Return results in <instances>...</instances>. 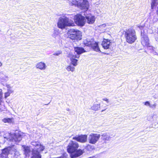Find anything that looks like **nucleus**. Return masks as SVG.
Segmentation results:
<instances>
[{
  "label": "nucleus",
  "mask_w": 158,
  "mask_h": 158,
  "mask_svg": "<svg viewBox=\"0 0 158 158\" xmlns=\"http://www.w3.org/2000/svg\"><path fill=\"white\" fill-rule=\"evenodd\" d=\"M83 44L85 46L91 48L94 51L96 52H101L99 47L98 42L95 41L94 40H90L87 39L84 41Z\"/></svg>",
  "instance_id": "nucleus-5"
},
{
  "label": "nucleus",
  "mask_w": 158,
  "mask_h": 158,
  "mask_svg": "<svg viewBox=\"0 0 158 158\" xmlns=\"http://www.w3.org/2000/svg\"><path fill=\"white\" fill-rule=\"evenodd\" d=\"M88 158H95V157L94 156H93L92 157H90Z\"/></svg>",
  "instance_id": "nucleus-29"
},
{
  "label": "nucleus",
  "mask_w": 158,
  "mask_h": 158,
  "mask_svg": "<svg viewBox=\"0 0 158 158\" xmlns=\"http://www.w3.org/2000/svg\"><path fill=\"white\" fill-rule=\"evenodd\" d=\"M67 34L69 37L73 40H80L81 39V33L78 30L73 28L70 29Z\"/></svg>",
  "instance_id": "nucleus-4"
},
{
  "label": "nucleus",
  "mask_w": 158,
  "mask_h": 158,
  "mask_svg": "<svg viewBox=\"0 0 158 158\" xmlns=\"http://www.w3.org/2000/svg\"><path fill=\"white\" fill-rule=\"evenodd\" d=\"M61 53V51H59L56 53H54L53 54V55L54 56H58Z\"/></svg>",
  "instance_id": "nucleus-25"
},
{
  "label": "nucleus",
  "mask_w": 158,
  "mask_h": 158,
  "mask_svg": "<svg viewBox=\"0 0 158 158\" xmlns=\"http://www.w3.org/2000/svg\"><path fill=\"white\" fill-rule=\"evenodd\" d=\"M87 135H78L73 138V139L81 143L86 142L87 141Z\"/></svg>",
  "instance_id": "nucleus-9"
},
{
  "label": "nucleus",
  "mask_w": 158,
  "mask_h": 158,
  "mask_svg": "<svg viewBox=\"0 0 158 158\" xmlns=\"http://www.w3.org/2000/svg\"><path fill=\"white\" fill-rule=\"evenodd\" d=\"M100 135L99 134L92 133L89 136V141L90 143L95 144L99 139Z\"/></svg>",
  "instance_id": "nucleus-8"
},
{
  "label": "nucleus",
  "mask_w": 158,
  "mask_h": 158,
  "mask_svg": "<svg viewBox=\"0 0 158 158\" xmlns=\"http://www.w3.org/2000/svg\"><path fill=\"white\" fill-rule=\"evenodd\" d=\"M14 119L13 118H4L2 119V121L4 123H11L13 122Z\"/></svg>",
  "instance_id": "nucleus-21"
},
{
  "label": "nucleus",
  "mask_w": 158,
  "mask_h": 158,
  "mask_svg": "<svg viewBox=\"0 0 158 158\" xmlns=\"http://www.w3.org/2000/svg\"><path fill=\"white\" fill-rule=\"evenodd\" d=\"M151 8L152 9H153L154 7L158 5L157 0H151Z\"/></svg>",
  "instance_id": "nucleus-22"
},
{
  "label": "nucleus",
  "mask_w": 158,
  "mask_h": 158,
  "mask_svg": "<svg viewBox=\"0 0 158 158\" xmlns=\"http://www.w3.org/2000/svg\"><path fill=\"white\" fill-rule=\"evenodd\" d=\"M35 146H38L39 148L34 149L32 152V156L31 158H41V156L39 152L42 151L44 149V147L40 144H36Z\"/></svg>",
  "instance_id": "nucleus-6"
},
{
  "label": "nucleus",
  "mask_w": 158,
  "mask_h": 158,
  "mask_svg": "<svg viewBox=\"0 0 158 158\" xmlns=\"http://www.w3.org/2000/svg\"><path fill=\"white\" fill-rule=\"evenodd\" d=\"M86 18L87 20V23L89 24H93L95 21V18L94 16H86Z\"/></svg>",
  "instance_id": "nucleus-20"
},
{
  "label": "nucleus",
  "mask_w": 158,
  "mask_h": 158,
  "mask_svg": "<svg viewBox=\"0 0 158 158\" xmlns=\"http://www.w3.org/2000/svg\"><path fill=\"white\" fill-rule=\"evenodd\" d=\"M22 139V135L19 133H14L11 136L10 141L18 142Z\"/></svg>",
  "instance_id": "nucleus-11"
},
{
  "label": "nucleus",
  "mask_w": 158,
  "mask_h": 158,
  "mask_svg": "<svg viewBox=\"0 0 158 158\" xmlns=\"http://www.w3.org/2000/svg\"><path fill=\"white\" fill-rule=\"evenodd\" d=\"M79 147V144L77 142L70 141L67 146V151L68 153L71 154V158L78 157L83 154V152L82 150L78 149Z\"/></svg>",
  "instance_id": "nucleus-1"
},
{
  "label": "nucleus",
  "mask_w": 158,
  "mask_h": 158,
  "mask_svg": "<svg viewBox=\"0 0 158 158\" xmlns=\"http://www.w3.org/2000/svg\"><path fill=\"white\" fill-rule=\"evenodd\" d=\"M111 42L109 40L104 39L102 43V45L104 49H107L110 48Z\"/></svg>",
  "instance_id": "nucleus-15"
},
{
  "label": "nucleus",
  "mask_w": 158,
  "mask_h": 158,
  "mask_svg": "<svg viewBox=\"0 0 158 158\" xmlns=\"http://www.w3.org/2000/svg\"><path fill=\"white\" fill-rule=\"evenodd\" d=\"M79 6L81 10H84L85 11H87L89 6L88 2L86 0H81L78 5Z\"/></svg>",
  "instance_id": "nucleus-10"
},
{
  "label": "nucleus",
  "mask_w": 158,
  "mask_h": 158,
  "mask_svg": "<svg viewBox=\"0 0 158 158\" xmlns=\"http://www.w3.org/2000/svg\"><path fill=\"white\" fill-rule=\"evenodd\" d=\"M14 146V145H12L11 146H9L3 149L2 150V152L1 154V157H7L9 154L10 149L9 148H11Z\"/></svg>",
  "instance_id": "nucleus-12"
},
{
  "label": "nucleus",
  "mask_w": 158,
  "mask_h": 158,
  "mask_svg": "<svg viewBox=\"0 0 158 158\" xmlns=\"http://www.w3.org/2000/svg\"><path fill=\"white\" fill-rule=\"evenodd\" d=\"M85 17L81 15H77L75 16V22L79 26L82 27L85 23Z\"/></svg>",
  "instance_id": "nucleus-7"
},
{
  "label": "nucleus",
  "mask_w": 158,
  "mask_h": 158,
  "mask_svg": "<svg viewBox=\"0 0 158 158\" xmlns=\"http://www.w3.org/2000/svg\"><path fill=\"white\" fill-rule=\"evenodd\" d=\"M144 105H149V106L150 104V103H149V102L146 101V102H145Z\"/></svg>",
  "instance_id": "nucleus-26"
},
{
  "label": "nucleus",
  "mask_w": 158,
  "mask_h": 158,
  "mask_svg": "<svg viewBox=\"0 0 158 158\" xmlns=\"http://www.w3.org/2000/svg\"><path fill=\"white\" fill-rule=\"evenodd\" d=\"M102 100L103 101H106L107 102H109V100H108V99H107V98H103V99H102Z\"/></svg>",
  "instance_id": "nucleus-27"
},
{
  "label": "nucleus",
  "mask_w": 158,
  "mask_h": 158,
  "mask_svg": "<svg viewBox=\"0 0 158 158\" xmlns=\"http://www.w3.org/2000/svg\"><path fill=\"white\" fill-rule=\"evenodd\" d=\"M156 55H157L158 56V53H157V52H156Z\"/></svg>",
  "instance_id": "nucleus-31"
},
{
  "label": "nucleus",
  "mask_w": 158,
  "mask_h": 158,
  "mask_svg": "<svg viewBox=\"0 0 158 158\" xmlns=\"http://www.w3.org/2000/svg\"><path fill=\"white\" fill-rule=\"evenodd\" d=\"M156 106V105L155 104H154L152 106H154V107H155Z\"/></svg>",
  "instance_id": "nucleus-28"
},
{
  "label": "nucleus",
  "mask_w": 158,
  "mask_h": 158,
  "mask_svg": "<svg viewBox=\"0 0 158 158\" xmlns=\"http://www.w3.org/2000/svg\"><path fill=\"white\" fill-rule=\"evenodd\" d=\"M22 147L23 149V154L25 156V157H29L31 154V151L30 147L25 145H22Z\"/></svg>",
  "instance_id": "nucleus-13"
},
{
  "label": "nucleus",
  "mask_w": 158,
  "mask_h": 158,
  "mask_svg": "<svg viewBox=\"0 0 158 158\" xmlns=\"http://www.w3.org/2000/svg\"><path fill=\"white\" fill-rule=\"evenodd\" d=\"M100 108V104H95L93 105L91 107V109L94 111L98 110Z\"/></svg>",
  "instance_id": "nucleus-23"
},
{
  "label": "nucleus",
  "mask_w": 158,
  "mask_h": 158,
  "mask_svg": "<svg viewBox=\"0 0 158 158\" xmlns=\"http://www.w3.org/2000/svg\"><path fill=\"white\" fill-rule=\"evenodd\" d=\"M126 41L129 44L134 43L137 40L136 31L134 29L130 28L124 31Z\"/></svg>",
  "instance_id": "nucleus-2"
},
{
  "label": "nucleus",
  "mask_w": 158,
  "mask_h": 158,
  "mask_svg": "<svg viewBox=\"0 0 158 158\" xmlns=\"http://www.w3.org/2000/svg\"><path fill=\"white\" fill-rule=\"evenodd\" d=\"M80 57L79 55H72V57L70 58V60L71 63L74 66H76L77 64V61L78 60L75 59V58H79Z\"/></svg>",
  "instance_id": "nucleus-17"
},
{
  "label": "nucleus",
  "mask_w": 158,
  "mask_h": 158,
  "mask_svg": "<svg viewBox=\"0 0 158 158\" xmlns=\"http://www.w3.org/2000/svg\"><path fill=\"white\" fill-rule=\"evenodd\" d=\"M2 63L1 62H0V67L2 66Z\"/></svg>",
  "instance_id": "nucleus-30"
},
{
  "label": "nucleus",
  "mask_w": 158,
  "mask_h": 158,
  "mask_svg": "<svg viewBox=\"0 0 158 158\" xmlns=\"http://www.w3.org/2000/svg\"><path fill=\"white\" fill-rule=\"evenodd\" d=\"M46 67L45 64L43 62L38 63L36 65L37 68L41 70H44L45 69Z\"/></svg>",
  "instance_id": "nucleus-19"
},
{
  "label": "nucleus",
  "mask_w": 158,
  "mask_h": 158,
  "mask_svg": "<svg viewBox=\"0 0 158 158\" xmlns=\"http://www.w3.org/2000/svg\"><path fill=\"white\" fill-rule=\"evenodd\" d=\"M74 23L73 20H69V18L66 16L60 17L57 23V26L59 28L64 29L66 27L73 26Z\"/></svg>",
  "instance_id": "nucleus-3"
},
{
  "label": "nucleus",
  "mask_w": 158,
  "mask_h": 158,
  "mask_svg": "<svg viewBox=\"0 0 158 158\" xmlns=\"http://www.w3.org/2000/svg\"><path fill=\"white\" fill-rule=\"evenodd\" d=\"M102 140L103 143H106L109 140L110 137L106 133L103 134L102 135Z\"/></svg>",
  "instance_id": "nucleus-18"
},
{
  "label": "nucleus",
  "mask_w": 158,
  "mask_h": 158,
  "mask_svg": "<svg viewBox=\"0 0 158 158\" xmlns=\"http://www.w3.org/2000/svg\"><path fill=\"white\" fill-rule=\"evenodd\" d=\"M141 43L143 46H149V40L148 37L146 35L143 36L141 39Z\"/></svg>",
  "instance_id": "nucleus-14"
},
{
  "label": "nucleus",
  "mask_w": 158,
  "mask_h": 158,
  "mask_svg": "<svg viewBox=\"0 0 158 158\" xmlns=\"http://www.w3.org/2000/svg\"><path fill=\"white\" fill-rule=\"evenodd\" d=\"M74 50L75 52H76L78 55H79L83 53L86 52L83 48L81 47H74Z\"/></svg>",
  "instance_id": "nucleus-16"
},
{
  "label": "nucleus",
  "mask_w": 158,
  "mask_h": 158,
  "mask_svg": "<svg viewBox=\"0 0 158 158\" xmlns=\"http://www.w3.org/2000/svg\"><path fill=\"white\" fill-rule=\"evenodd\" d=\"M101 110V111H102H102H104V110Z\"/></svg>",
  "instance_id": "nucleus-32"
},
{
  "label": "nucleus",
  "mask_w": 158,
  "mask_h": 158,
  "mask_svg": "<svg viewBox=\"0 0 158 158\" xmlns=\"http://www.w3.org/2000/svg\"><path fill=\"white\" fill-rule=\"evenodd\" d=\"M66 69L68 71L73 72L75 68L74 67H72L71 65H68L66 68Z\"/></svg>",
  "instance_id": "nucleus-24"
}]
</instances>
